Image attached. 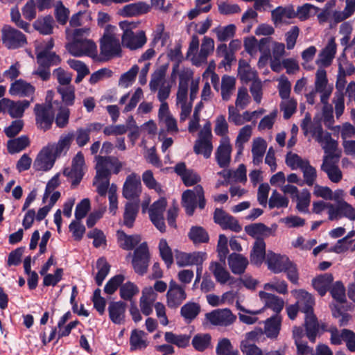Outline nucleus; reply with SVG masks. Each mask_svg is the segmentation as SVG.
I'll use <instances>...</instances> for the list:
<instances>
[{
    "instance_id": "18",
    "label": "nucleus",
    "mask_w": 355,
    "mask_h": 355,
    "mask_svg": "<svg viewBox=\"0 0 355 355\" xmlns=\"http://www.w3.org/2000/svg\"><path fill=\"white\" fill-rule=\"evenodd\" d=\"M214 220L223 230H230L234 232H240L242 230L241 225L239 223V221L236 218L220 208H216L215 209L214 213Z\"/></svg>"
},
{
    "instance_id": "30",
    "label": "nucleus",
    "mask_w": 355,
    "mask_h": 355,
    "mask_svg": "<svg viewBox=\"0 0 355 355\" xmlns=\"http://www.w3.org/2000/svg\"><path fill=\"white\" fill-rule=\"evenodd\" d=\"M228 265L231 271L235 275H241L245 272L249 261L248 259L241 254L233 252L227 259Z\"/></svg>"
},
{
    "instance_id": "4",
    "label": "nucleus",
    "mask_w": 355,
    "mask_h": 355,
    "mask_svg": "<svg viewBox=\"0 0 355 355\" xmlns=\"http://www.w3.org/2000/svg\"><path fill=\"white\" fill-rule=\"evenodd\" d=\"M312 137L321 144L324 151V156H341L340 151L336 152L338 143L332 139L331 133L324 132L321 124L313 125L311 129Z\"/></svg>"
},
{
    "instance_id": "23",
    "label": "nucleus",
    "mask_w": 355,
    "mask_h": 355,
    "mask_svg": "<svg viewBox=\"0 0 355 355\" xmlns=\"http://www.w3.org/2000/svg\"><path fill=\"white\" fill-rule=\"evenodd\" d=\"M290 262V259L285 255H281L268 252L266 257V263L270 270L274 273H280L283 272L287 264Z\"/></svg>"
},
{
    "instance_id": "41",
    "label": "nucleus",
    "mask_w": 355,
    "mask_h": 355,
    "mask_svg": "<svg viewBox=\"0 0 355 355\" xmlns=\"http://www.w3.org/2000/svg\"><path fill=\"white\" fill-rule=\"evenodd\" d=\"M306 336L311 343H315L320 330V324L314 314L305 315Z\"/></svg>"
},
{
    "instance_id": "34",
    "label": "nucleus",
    "mask_w": 355,
    "mask_h": 355,
    "mask_svg": "<svg viewBox=\"0 0 355 355\" xmlns=\"http://www.w3.org/2000/svg\"><path fill=\"white\" fill-rule=\"evenodd\" d=\"M35 92V87L22 79H19L10 85L9 93L12 96L21 97L32 96Z\"/></svg>"
},
{
    "instance_id": "63",
    "label": "nucleus",
    "mask_w": 355,
    "mask_h": 355,
    "mask_svg": "<svg viewBox=\"0 0 355 355\" xmlns=\"http://www.w3.org/2000/svg\"><path fill=\"white\" fill-rule=\"evenodd\" d=\"M216 54L218 56L224 58L221 62V64L224 67L227 65L230 67L232 62L236 60L234 53L228 50L225 44H221L217 46Z\"/></svg>"
},
{
    "instance_id": "43",
    "label": "nucleus",
    "mask_w": 355,
    "mask_h": 355,
    "mask_svg": "<svg viewBox=\"0 0 355 355\" xmlns=\"http://www.w3.org/2000/svg\"><path fill=\"white\" fill-rule=\"evenodd\" d=\"M37 64L50 68L51 66L58 65L61 59L55 52H47L46 51H40L36 55Z\"/></svg>"
},
{
    "instance_id": "14",
    "label": "nucleus",
    "mask_w": 355,
    "mask_h": 355,
    "mask_svg": "<svg viewBox=\"0 0 355 355\" xmlns=\"http://www.w3.org/2000/svg\"><path fill=\"white\" fill-rule=\"evenodd\" d=\"M331 209L328 211V219L331 221L338 220L347 218L355 220V209L345 200H340L336 204L329 205Z\"/></svg>"
},
{
    "instance_id": "9",
    "label": "nucleus",
    "mask_w": 355,
    "mask_h": 355,
    "mask_svg": "<svg viewBox=\"0 0 355 355\" xmlns=\"http://www.w3.org/2000/svg\"><path fill=\"white\" fill-rule=\"evenodd\" d=\"M141 192L142 185L140 176L135 173L128 175L123 186V196L128 200L140 202L139 197Z\"/></svg>"
},
{
    "instance_id": "45",
    "label": "nucleus",
    "mask_w": 355,
    "mask_h": 355,
    "mask_svg": "<svg viewBox=\"0 0 355 355\" xmlns=\"http://www.w3.org/2000/svg\"><path fill=\"white\" fill-rule=\"evenodd\" d=\"M200 309L198 303L189 302L181 307L180 315L187 323H191L198 315Z\"/></svg>"
},
{
    "instance_id": "44",
    "label": "nucleus",
    "mask_w": 355,
    "mask_h": 355,
    "mask_svg": "<svg viewBox=\"0 0 355 355\" xmlns=\"http://www.w3.org/2000/svg\"><path fill=\"white\" fill-rule=\"evenodd\" d=\"M245 231L249 236L253 238L258 237L259 236L268 237L274 234L271 228L261 223L246 225Z\"/></svg>"
},
{
    "instance_id": "28",
    "label": "nucleus",
    "mask_w": 355,
    "mask_h": 355,
    "mask_svg": "<svg viewBox=\"0 0 355 355\" xmlns=\"http://www.w3.org/2000/svg\"><path fill=\"white\" fill-rule=\"evenodd\" d=\"M157 297V294L153 291V287L145 288L142 291L140 298V309L143 314L149 315L153 312V306Z\"/></svg>"
},
{
    "instance_id": "59",
    "label": "nucleus",
    "mask_w": 355,
    "mask_h": 355,
    "mask_svg": "<svg viewBox=\"0 0 355 355\" xmlns=\"http://www.w3.org/2000/svg\"><path fill=\"white\" fill-rule=\"evenodd\" d=\"M159 254L164 261L166 267L168 268L173 263V253L171 248L168 246L166 239H161L159 243Z\"/></svg>"
},
{
    "instance_id": "52",
    "label": "nucleus",
    "mask_w": 355,
    "mask_h": 355,
    "mask_svg": "<svg viewBox=\"0 0 355 355\" xmlns=\"http://www.w3.org/2000/svg\"><path fill=\"white\" fill-rule=\"evenodd\" d=\"M214 49V41L212 38L205 37L202 40L201 48L197 59L198 62H203L207 60V56Z\"/></svg>"
},
{
    "instance_id": "55",
    "label": "nucleus",
    "mask_w": 355,
    "mask_h": 355,
    "mask_svg": "<svg viewBox=\"0 0 355 355\" xmlns=\"http://www.w3.org/2000/svg\"><path fill=\"white\" fill-rule=\"evenodd\" d=\"M96 267L98 271L95 277L96 283L98 286H101L103 280L109 273L110 266L105 258L101 257L97 260Z\"/></svg>"
},
{
    "instance_id": "49",
    "label": "nucleus",
    "mask_w": 355,
    "mask_h": 355,
    "mask_svg": "<svg viewBox=\"0 0 355 355\" xmlns=\"http://www.w3.org/2000/svg\"><path fill=\"white\" fill-rule=\"evenodd\" d=\"M30 141L27 136L22 135L8 141V151L10 154L19 153L29 146Z\"/></svg>"
},
{
    "instance_id": "10",
    "label": "nucleus",
    "mask_w": 355,
    "mask_h": 355,
    "mask_svg": "<svg viewBox=\"0 0 355 355\" xmlns=\"http://www.w3.org/2000/svg\"><path fill=\"white\" fill-rule=\"evenodd\" d=\"M211 137V125L208 122L204 125L198 134V139L196 141L193 146L195 153L202 154L205 158H209L213 150Z\"/></svg>"
},
{
    "instance_id": "40",
    "label": "nucleus",
    "mask_w": 355,
    "mask_h": 355,
    "mask_svg": "<svg viewBox=\"0 0 355 355\" xmlns=\"http://www.w3.org/2000/svg\"><path fill=\"white\" fill-rule=\"evenodd\" d=\"M266 148L267 143L263 138L257 137L253 139L252 154V162L254 165H259L262 162Z\"/></svg>"
},
{
    "instance_id": "1",
    "label": "nucleus",
    "mask_w": 355,
    "mask_h": 355,
    "mask_svg": "<svg viewBox=\"0 0 355 355\" xmlns=\"http://www.w3.org/2000/svg\"><path fill=\"white\" fill-rule=\"evenodd\" d=\"M73 135L68 133L65 136H61L57 143L49 144L42 148L37 155L33 168L36 171H47L54 165L56 159L65 154L69 150Z\"/></svg>"
},
{
    "instance_id": "60",
    "label": "nucleus",
    "mask_w": 355,
    "mask_h": 355,
    "mask_svg": "<svg viewBox=\"0 0 355 355\" xmlns=\"http://www.w3.org/2000/svg\"><path fill=\"white\" fill-rule=\"evenodd\" d=\"M217 355H235L239 354V351L234 349L230 340L228 338L220 340L216 347Z\"/></svg>"
},
{
    "instance_id": "3",
    "label": "nucleus",
    "mask_w": 355,
    "mask_h": 355,
    "mask_svg": "<svg viewBox=\"0 0 355 355\" xmlns=\"http://www.w3.org/2000/svg\"><path fill=\"white\" fill-rule=\"evenodd\" d=\"M116 30L117 28L115 26H107L100 40L101 55L105 60L121 55L120 37L119 35L116 34Z\"/></svg>"
},
{
    "instance_id": "21",
    "label": "nucleus",
    "mask_w": 355,
    "mask_h": 355,
    "mask_svg": "<svg viewBox=\"0 0 355 355\" xmlns=\"http://www.w3.org/2000/svg\"><path fill=\"white\" fill-rule=\"evenodd\" d=\"M103 126V125L98 122L90 123L84 128H78L75 135L71 133L73 135V137H75L77 145L79 147H83L89 141L90 134L99 132Z\"/></svg>"
},
{
    "instance_id": "50",
    "label": "nucleus",
    "mask_w": 355,
    "mask_h": 355,
    "mask_svg": "<svg viewBox=\"0 0 355 355\" xmlns=\"http://www.w3.org/2000/svg\"><path fill=\"white\" fill-rule=\"evenodd\" d=\"M164 338L167 343L184 348L189 345L190 336L185 334L176 335L173 332L168 331L165 333Z\"/></svg>"
},
{
    "instance_id": "7",
    "label": "nucleus",
    "mask_w": 355,
    "mask_h": 355,
    "mask_svg": "<svg viewBox=\"0 0 355 355\" xmlns=\"http://www.w3.org/2000/svg\"><path fill=\"white\" fill-rule=\"evenodd\" d=\"M130 25L131 24L128 23L126 21L120 23L121 27L125 28L121 37L122 44L124 46L131 50L141 48L147 40L145 32L139 31L134 33L129 28Z\"/></svg>"
},
{
    "instance_id": "35",
    "label": "nucleus",
    "mask_w": 355,
    "mask_h": 355,
    "mask_svg": "<svg viewBox=\"0 0 355 355\" xmlns=\"http://www.w3.org/2000/svg\"><path fill=\"white\" fill-rule=\"evenodd\" d=\"M266 257V243L263 239L257 238L250 254L251 263L259 266L263 263Z\"/></svg>"
},
{
    "instance_id": "25",
    "label": "nucleus",
    "mask_w": 355,
    "mask_h": 355,
    "mask_svg": "<svg viewBox=\"0 0 355 355\" xmlns=\"http://www.w3.org/2000/svg\"><path fill=\"white\" fill-rule=\"evenodd\" d=\"M182 201L191 202L197 205L198 207L203 209L206 205L204 189L201 185H196L193 189H188L183 192L182 196Z\"/></svg>"
},
{
    "instance_id": "53",
    "label": "nucleus",
    "mask_w": 355,
    "mask_h": 355,
    "mask_svg": "<svg viewBox=\"0 0 355 355\" xmlns=\"http://www.w3.org/2000/svg\"><path fill=\"white\" fill-rule=\"evenodd\" d=\"M289 200L287 197L280 194L277 190H274L269 198L268 206L270 209L274 208H286Z\"/></svg>"
},
{
    "instance_id": "17",
    "label": "nucleus",
    "mask_w": 355,
    "mask_h": 355,
    "mask_svg": "<svg viewBox=\"0 0 355 355\" xmlns=\"http://www.w3.org/2000/svg\"><path fill=\"white\" fill-rule=\"evenodd\" d=\"M187 298L184 286L178 284L174 280L169 282V288L166 293V303L169 308L178 307Z\"/></svg>"
},
{
    "instance_id": "47",
    "label": "nucleus",
    "mask_w": 355,
    "mask_h": 355,
    "mask_svg": "<svg viewBox=\"0 0 355 355\" xmlns=\"http://www.w3.org/2000/svg\"><path fill=\"white\" fill-rule=\"evenodd\" d=\"M209 270L213 273L217 282L225 284L230 278V272L218 262H211Z\"/></svg>"
},
{
    "instance_id": "54",
    "label": "nucleus",
    "mask_w": 355,
    "mask_h": 355,
    "mask_svg": "<svg viewBox=\"0 0 355 355\" xmlns=\"http://www.w3.org/2000/svg\"><path fill=\"white\" fill-rule=\"evenodd\" d=\"M58 92L60 94L62 102L67 106H71L75 101V87L73 85L58 87Z\"/></svg>"
},
{
    "instance_id": "36",
    "label": "nucleus",
    "mask_w": 355,
    "mask_h": 355,
    "mask_svg": "<svg viewBox=\"0 0 355 355\" xmlns=\"http://www.w3.org/2000/svg\"><path fill=\"white\" fill-rule=\"evenodd\" d=\"M139 210V202H127L124 206L123 225L128 228H132L134 226Z\"/></svg>"
},
{
    "instance_id": "33",
    "label": "nucleus",
    "mask_w": 355,
    "mask_h": 355,
    "mask_svg": "<svg viewBox=\"0 0 355 355\" xmlns=\"http://www.w3.org/2000/svg\"><path fill=\"white\" fill-rule=\"evenodd\" d=\"M296 304L297 305L300 311L304 313L305 315L314 314V298L312 295L306 291L300 290L298 291L297 302Z\"/></svg>"
},
{
    "instance_id": "27",
    "label": "nucleus",
    "mask_w": 355,
    "mask_h": 355,
    "mask_svg": "<svg viewBox=\"0 0 355 355\" xmlns=\"http://www.w3.org/2000/svg\"><path fill=\"white\" fill-rule=\"evenodd\" d=\"M336 50L337 44L335 38L331 37L325 47L320 53L317 64H320L323 67H329L331 65L336 53Z\"/></svg>"
},
{
    "instance_id": "24",
    "label": "nucleus",
    "mask_w": 355,
    "mask_h": 355,
    "mask_svg": "<svg viewBox=\"0 0 355 355\" xmlns=\"http://www.w3.org/2000/svg\"><path fill=\"white\" fill-rule=\"evenodd\" d=\"M271 17L277 26L282 23H287L286 19L295 18V8L293 5L278 6L271 11Z\"/></svg>"
},
{
    "instance_id": "58",
    "label": "nucleus",
    "mask_w": 355,
    "mask_h": 355,
    "mask_svg": "<svg viewBox=\"0 0 355 355\" xmlns=\"http://www.w3.org/2000/svg\"><path fill=\"white\" fill-rule=\"evenodd\" d=\"M10 21L14 23L16 26L26 32H29L30 24L22 19L21 12L17 6H15L10 8Z\"/></svg>"
},
{
    "instance_id": "26",
    "label": "nucleus",
    "mask_w": 355,
    "mask_h": 355,
    "mask_svg": "<svg viewBox=\"0 0 355 355\" xmlns=\"http://www.w3.org/2000/svg\"><path fill=\"white\" fill-rule=\"evenodd\" d=\"M174 170L181 177L183 183L187 187L193 186L200 181V177L193 170L187 169L184 162L177 164Z\"/></svg>"
},
{
    "instance_id": "22",
    "label": "nucleus",
    "mask_w": 355,
    "mask_h": 355,
    "mask_svg": "<svg viewBox=\"0 0 355 355\" xmlns=\"http://www.w3.org/2000/svg\"><path fill=\"white\" fill-rule=\"evenodd\" d=\"M232 148L228 138L221 139L215 152L216 161L220 168H227L231 161Z\"/></svg>"
},
{
    "instance_id": "51",
    "label": "nucleus",
    "mask_w": 355,
    "mask_h": 355,
    "mask_svg": "<svg viewBox=\"0 0 355 355\" xmlns=\"http://www.w3.org/2000/svg\"><path fill=\"white\" fill-rule=\"evenodd\" d=\"M188 236L194 243H207L209 239L207 232L198 226L192 227Z\"/></svg>"
},
{
    "instance_id": "13",
    "label": "nucleus",
    "mask_w": 355,
    "mask_h": 355,
    "mask_svg": "<svg viewBox=\"0 0 355 355\" xmlns=\"http://www.w3.org/2000/svg\"><path fill=\"white\" fill-rule=\"evenodd\" d=\"M339 160L340 156H324L320 166V169L334 183H338L343 179V173L338 166Z\"/></svg>"
},
{
    "instance_id": "15",
    "label": "nucleus",
    "mask_w": 355,
    "mask_h": 355,
    "mask_svg": "<svg viewBox=\"0 0 355 355\" xmlns=\"http://www.w3.org/2000/svg\"><path fill=\"white\" fill-rule=\"evenodd\" d=\"M84 164V156L81 152H78L72 160L71 166L64 169L63 174L71 180L72 187H76L80 182L83 177Z\"/></svg>"
},
{
    "instance_id": "16",
    "label": "nucleus",
    "mask_w": 355,
    "mask_h": 355,
    "mask_svg": "<svg viewBox=\"0 0 355 355\" xmlns=\"http://www.w3.org/2000/svg\"><path fill=\"white\" fill-rule=\"evenodd\" d=\"M30 106V101L27 100L13 101L8 98L0 101V110L7 112L12 118H20L23 116L26 108Z\"/></svg>"
},
{
    "instance_id": "62",
    "label": "nucleus",
    "mask_w": 355,
    "mask_h": 355,
    "mask_svg": "<svg viewBox=\"0 0 355 355\" xmlns=\"http://www.w3.org/2000/svg\"><path fill=\"white\" fill-rule=\"evenodd\" d=\"M139 292V288L131 282L122 284L120 287V297L124 300L130 301Z\"/></svg>"
},
{
    "instance_id": "19",
    "label": "nucleus",
    "mask_w": 355,
    "mask_h": 355,
    "mask_svg": "<svg viewBox=\"0 0 355 355\" xmlns=\"http://www.w3.org/2000/svg\"><path fill=\"white\" fill-rule=\"evenodd\" d=\"M206 318L214 325L227 327L232 324L236 317L230 309H223L207 313Z\"/></svg>"
},
{
    "instance_id": "31",
    "label": "nucleus",
    "mask_w": 355,
    "mask_h": 355,
    "mask_svg": "<svg viewBox=\"0 0 355 355\" xmlns=\"http://www.w3.org/2000/svg\"><path fill=\"white\" fill-rule=\"evenodd\" d=\"M150 10V6L145 2L139 1L124 6L119 13L124 17L138 16L147 13Z\"/></svg>"
},
{
    "instance_id": "6",
    "label": "nucleus",
    "mask_w": 355,
    "mask_h": 355,
    "mask_svg": "<svg viewBox=\"0 0 355 355\" xmlns=\"http://www.w3.org/2000/svg\"><path fill=\"white\" fill-rule=\"evenodd\" d=\"M35 124L43 131L51 129L55 119V111L51 103L36 104L34 107Z\"/></svg>"
},
{
    "instance_id": "8",
    "label": "nucleus",
    "mask_w": 355,
    "mask_h": 355,
    "mask_svg": "<svg viewBox=\"0 0 355 355\" xmlns=\"http://www.w3.org/2000/svg\"><path fill=\"white\" fill-rule=\"evenodd\" d=\"M66 48L75 57L87 55L94 58L97 56V46L91 40H73L66 45Z\"/></svg>"
},
{
    "instance_id": "56",
    "label": "nucleus",
    "mask_w": 355,
    "mask_h": 355,
    "mask_svg": "<svg viewBox=\"0 0 355 355\" xmlns=\"http://www.w3.org/2000/svg\"><path fill=\"white\" fill-rule=\"evenodd\" d=\"M309 161L303 159L296 153L288 152L286 155L285 162L292 170L302 169Z\"/></svg>"
},
{
    "instance_id": "39",
    "label": "nucleus",
    "mask_w": 355,
    "mask_h": 355,
    "mask_svg": "<svg viewBox=\"0 0 355 355\" xmlns=\"http://www.w3.org/2000/svg\"><path fill=\"white\" fill-rule=\"evenodd\" d=\"M334 277L331 273H325L313 279L312 285L319 295L324 296L330 289Z\"/></svg>"
},
{
    "instance_id": "2",
    "label": "nucleus",
    "mask_w": 355,
    "mask_h": 355,
    "mask_svg": "<svg viewBox=\"0 0 355 355\" xmlns=\"http://www.w3.org/2000/svg\"><path fill=\"white\" fill-rule=\"evenodd\" d=\"M96 175L93 184L96 186L97 192L101 196H105L110 185L112 172L118 174L123 166L119 159L114 156L96 157Z\"/></svg>"
},
{
    "instance_id": "46",
    "label": "nucleus",
    "mask_w": 355,
    "mask_h": 355,
    "mask_svg": "<svg viewBox=\"0 0 355 355\" xmlns=\"http://www.w3.org/2000/svg\"><path fill=\"white\" fill-rule=\"evenodd\" d=\"M236 88V79L233 76L224 75L221 79V96L223 101L230 100Z\"/></svg>"
},
{
    "instance_id": "42",
    "label": "nucleus",
    "mask_w": 355,
    "mask_h": 355,
    "mask_svg": "<svg viewBox=\"0 0 355 355\" xmlns=\"http://www.w3.org/2000/svg\"><path fill=\"white\" fill-rule=\"evenodd\" d=\"M146 336L142 330L133 329L130 338V351L145 349L148 346Z\"/></svg>"
},
{
    "instance_id": "5",
    "label": "nucleus",
    "mask_w": 355,
    "mask_h": 355,
    "mask_svg": "<svg viewBox=\"0 0 355 355\" xmlns=\"http://www.w3.org/2000/svg\"><path fill=\"white\" fill-rule=\"evenodd\" d=\"M1 40L8 49H17L27 44L26 35L10 25H4L2 27Z\"/></svg>"
},
{
    "instance_id": "64",
    "label": "nucleus",
    "mask_w": 355,
    "mask_h": 355,
    "mask_svg": "<svg viewBox=\"0 0 355 355\" xmlns=\"http://www.w3.org/2000/svg\"><path fill=\"white\" fill-rule=\"evenodd\" d=\"M211 343V336L208 334H196L192 340V345L194 349L199 352H203Z\"/></svg>"
},
{
    "instance_id": "38",
    "label": "nucleus",
    "mask_w": 355,
    "mask_h": 355,
    "mask_svg": "<svg viewBox=\"0 0 355 355\" xmlns=\"http://www.w3.org/2000/svg\"><path fill=\"white\" fill-rule=\"evenodd\" d=\"M282 318L279 315H275L268 318L264 325V335L269 338H276L280 331Z\"/></svg>"
},
{
    "instance_id": "57",
    "label": "nucleus",
    "mask_w": 355,
    "mask_h": 355,
    "mask_svg": "<svg viewBox=\"0 0 355 355\" xmlns=\"http://www.w3.org/2000/svg\"><path fill=\"white\" fill-rule=\"evenodd\" d=\"M297 200L296 209L302 213H307L311 202V193L308 189H304L295 198Z\"/></svg>"
},
{
    "instance_id": "20",
    "label": "nucleus",
    "mask_w": 355,
    "mask_h": 355,
    "mask_svg": "<svg viewBox=\"0 0 355 355\" xmlns=\"http://www.w3.org/2000/svg\"><path fill=\"white\" fill-rule=\"evenodd\" d=\"M206 258L207 254L202 252H193L192 253L178 252L175 254L176 263L180 267L202 265Z\"/></svg>"
},
{
    "instance_id": "12",
    "label": "nucleus",
    "mask_w": 355,
    "mask_h": 355,
    "mask_svg": "<svg viewBox=\"0 0 355 355\" xmlns=\"http://www.w3.org/2000/svg\"><path fill=\"white\" fill-rule=\"evenodd\" d=\"M167 206V201L164 198H160L154 202L148 209L149 218L152 223L161 232H166L164 213Z\"/></svg>"
},
{
    "instance_id": "61",
    "label": "nucleus",
    "mask_w": 355,
    "mask_h": 355,
    "mask_svg": "<svg viewBox=\"0 0 355 355\" xmlns=\"http://www.w3.org/2000/svg\"><path fill=\"white\" fill-rule=\"evenodd\" d=\"M297 103L293 98L283 100L280 103V110L284 112V119H289L296 112Z\"/></svg>"
},
{
    "instance_id": "37",
    "label": "nucleus",
    "mask_w": 355,
    "mask_h": 355,
    "mask_svg": "<svg viewBox=\"0 0 355 355\" xmlns=\"http://www.w3.org/2000/svg\"><path fill=\"white\" fill-rule=\"evenodd\" d=\"M116 237L120 248L125 250H131L141 241L139 234L128 235L123 230L116 232Z\"/></svg>"
},
{
    "instance_id": "11",
    "label": "nucleus",
    "mask_w": 355,
    "mask_h": 355,
    "mask_svg": "<svg viewBox=\"0 0 355 355\" xmlns=\"http://www.w3.org/2000/svg\"><path fill=\"white\" fill-rule=\"evenodd\" d=\"M150 254L146 242L141 243L134 251L132 260V267L136 273L144 275L148 271Z\"/></svg>"
},
{
    "instance_id": "48",
    "label": "nucleus",
    "mask_w": 355,
    "mask_h": 355,
    "mask_svg": "<svg viewBox=\"0 0 355 355\" xmlns=\"http://www.w3.org/2000/svg\"><path fill=\"white\" fill-rule=\"evenodd\" d=\"M53 19L51 15L38 18L33 23V27L42 35H50L53 33Z\"/></svg>"
},
{
    "instance_id": "29",
    "label": "nucleus",
    "mask_w": 355,
    "mask_h": 355,
    "mask_svg": "<svg viewBox=\"0 0 355 355\" xmlns=\"http://www.w3.org/2000/svg\"><path fill=\"white\" fill-rule=\"evenodd\" d=\"M126 306V303L122 301L111 302L109 304V316L112 322L117 324L124 322Z\"/></svg>"
},
{
    "instance_id": "32",
    "label": "nucleus",
    "mask_w": 355,
    "mask_h": 355,
    "mask_svg": "<svg viewBox=\"0 0 355 355\" xmlns=\"http://www.w3.org/2000/svg\"><path fill=\"white\" fill-rule=\"evenodd\" d=\"M259 295L264 302L265 307L272 309L275 315H279L284 308V302L281 297L265 291H259Z\"/></svg>"
}]
</instances>
